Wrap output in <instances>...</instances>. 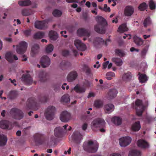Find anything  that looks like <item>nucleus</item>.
Segmentation results:
<instances>
[{
  "label": "nucleus",
  "mask_w": 156,
  "mask_h": 156,
  "mask_svg": "<svg viewBox=\"0 0 156 156\" xmlns=\"http://www.w3.org/2000/svg\"><path fill=\"white\" fill-rule=\"evenodd\" d=\"M96 19L98 24L94 26L95 31L99 34H105L107 24L106 20L100 16H97Z\"/></svg>",
  "instance_id": "obj_1"
},
{
  "label": "nucleus",
  "mask_w": 156,
  "mask_h": 156,
  "mask_svg": "<svg viewBox=\"0 0 156 156\" xmlns=\"http://www.w3.org/2000/svg\"><path fill=\"white\" fill-rule=\"evenodd\" d=\"M83 147L85 151L90 153H94L97 151L98 145L94 144L92 140H89L84 143Z\"/></svg>",
  "instance_id": "obj_2"
},
{
  "label": "nucleus",
  "mask_w": 156,
  "mask_h": 156,
  "mask_svg": "<svg viewBox=\"0 0 156 156\" xmlns=\"http://www.w3.org/2000/svg\"><path fill=\"white\" fill-rule=\"evenodd\" d=\"M9 113L13 119L17 120H20L22 119L24 116L23 111L17 108H11L10 111Z\"/></svg>",
  "instance_id": "obj_3"
},
{
  "label": "nucleus",
  "mask_w": 156,
  "mask_h": 156,
  "mask_svg": "<svg viewBox=\"0 0 156 156\" xmlns=\"http://www.w3.org/2000/svg\"><path fill=\"white\" fill-rule=\"evenodd\" d=\"M134 108L136 109V114L137 115L139 116L142 115L143 112L145 110V106L141 100L136 99L135 101Z\"/></svg>",
  "instance_id": "obj_4"
},
{
  "label": "nucleus",
  "mask_w": 156,
  "mask_h": 156,
  "mask_svg": "<svg viewBox=\"0 0 156 156\" xmlns=\"http://www.w3.org/2000/svg\"><path fill=\"white\" fill-rule=\"evenodd\" d=\"M56 109L55 107L53 106H49L46 110L44 115L46 119L51 120L54 118L55 113Z\"/></svg>",
  "instance_id": "obj_5"
},
{
  "label": "nucleus",
  "mask_w": 156,
  "mask_h": 156,
  "mask_svg": "<svg viewBox=\"0 0 156 156\" xmlns=\"http://www.w3.org/2000/svg\"><path fill=\"white\" fill-rule=\"evenodd\" d=\"M27 105L29 109L36 110L38 108V103L34 98H29L27 100Z\"/></svg>",
  "instance_id": "obj_6"
},
{
  "label": "nucleus",
  "mask_w": 156,
  "mask_h": 156,
  "mask_svg": "<svg viewBox=\"0 0 156 156\" xmlns=\"http://www.w3.org/2000/svg\"><path fill=\"white\" fill-rule=\"evenodd\" d=\"M105 122L104 120L98 118L94 120L91 124L92 129L94 130V128L97 127H103L105 125Z\"/></svg>",
  "instance_id": "obj_7"
},
{
  "label": "nucleus",
  "mask_w": 156,
  "mask_h": 156,
  "mask_svg": "<svg viewBox=\"0 0 156 156\" xmlns=\"http://www.w3.org/2000/svg\"><path fill=\"white\" fill-rule=\"evenodd\" d=\"M27 43L24 41L21 42L19 45H17L16 51L19 54H23L26 51L27 47Z\"/></svg>",
  "instance_id": "obj_8"
},
{
  "label": "nucleus",
  "mask_w": 156,
  "mask_h": 156,
  "mask_svg": "<svg viewBox=\"0 0 156 156\" xmlns=\"http://www.w3.org/2000/svg\"><path fill=\"white\" fill-rule=\"evenodd\" d=\"M0 127L4 129L11 130L13 128L11 122L5 120H3L0 122Z\"/></svg>",
  "instance_id": "obj_9"
},
{
  "label": "nucleus",
  "mask_w": 156,
  "mask_h": 156,
  "mask_svg": "<svg viewBox=\"0 0 156 156\" xmlns=\"http://www.w3.org/2000/svg\"><path fill=\"white\" fill-rule=\"evenodd\" d=\"M132 139L129 136H125L119 139V143L121 147H125L129 145L131 142Z\"/></svg>",
  "instance_id": "obj_10"
},
{
  "label": "nucleus",
  "mask_w": 156,
  "mask_h": 156,
  "mask_svg": "<svg viewBox=\"0 0 156 156\" xmlns=\"http://www.w3.org/2000/svg\"><path fill=\"white\" fill-rule=\"evenodd\" d=\"M71 119L70 114L67 111H64L61 114L60 119L62 122H66Z\"/></svg>",
  "instance_id": "obj_11"
},
{
  "label": "nucleus",
  "mask_w": 156,
  "mask_h": 156,
  "mask_svg": "<svg viewBox=\"0 0 156 156\" xmlns=\"http://www.w3.org/2000/svg\"><path fill=\"white\" fill-rule=\"evenodd\" d=\"M73 140L76 144H79L83 139L82 134L78 131H75L72 135Z\"/></svg>",
  "instance_id": "obj_12"
},
{
  "label": "nucleus",
  "mask_w": 156,
  "mask_h": 156,
  "mask_svg": "<svg viewBox=\"0 0 156 156\" xmlns=\"http://www.w3.org/2000/svg\"><path fill=\"white\" fill-rule=\"evenodd\" d=\"M22 80L26 84L30 85L33 82V80L29 74L28 73H24L22 76Z\"/></svg>",
  "instance_id": "obj_13"
},
{
  "label": "nucleus",
  "mask_w": 156,
  "mask_h": 156,
  "mask_svg": "<svg viewBox=\"0 0 156 156\" xmlns=\"http://www.w3.org/2000/svg\"><path fill=\"white\" fill-rule=\"evenodd\" d=\"M40 62L42 67L45 68L48 67L50 65L51 61L50 59L48 56L44 55L41 58Z\"/></svg>",
  "instance_id": "obj_14"
},
{
  "label": "nucleus",
  "mask_w": 156,
  "mask_h": 156,
  "mask_svg": "<svg viewBox=\"0 0 156 156\" xmlns=\"http://www.w3.org/2000/svg\"><path fill=\"white\" fill-rule=\"evenodd\" d=\"M47 22L45 20L37 21L35 23V28L39 29H45L47 27Z\"/></svg>",
  "instance_id": "obj_15"
},
{
  "label": "nucleus",
  "mask_w": 156,
  "mask_h": 156,
  "mask_svg": "<svg viewBox=\"0 0 156 156\" xmlns=\"http://www.w3.org/2000/svg\"><path fill=\"white\" fill-rule=\"evenodd\" d=\"M134 9L133 6L131 5L126 6L125 9L124 14L127 16H131L134 13Z\"/></svg>",
  "instance_id": "obj_16"
},
{
  "label": "nucleus",
  "mask_w": 156,
  "mask_h": 156,
  "mask_svg": "<svg viewBox=\"0 0 156 156\" xmlns=\"http://www.w3.org/2000/svg\"><path fill=\"white\" fill-rule=\"evenodd\" d=\"M5 56L6 60L10 63L13 62V59L15 60L18 59V58L16 55L13 54L10 52L7 53Z\"/></svg>",
  "instance_id": "obj_17"
},
{
  "label": "nucleus",
  "mask_w": 156,
  "mask_h": 156,
  "mask_svg": "<svg viewBox=\"0 0 156 156\" xmlns=\"http://www.w3.org/2000/svg\"><path fill=\"white\" fill-rule=\"evenodd\" d=\"M77 33L79 36H86L89 37L90 36V33L88 30L84 28H79L77 30Z\"/></svg>",
  "instance_id": "obj_18"
},
{
  "label": "nucleus",
  "mask_w": 156,
  "mask_h": 156,
  "mask_svg": "<svg viewBox=\"0 0 156 156\" xmlns=\"http://www.w3.org/2000/svg\"><path fill=\"white\" fill-rule=\"evenodd\" d=\"M137 144L138 147L142 148H147L149 146L148 143L144 140H139L137 141Z\"/></svg>",
  "instance_id": "obj_19"
},
{
  "label": "nucleus",
  "mask_w": 156,
  "mask_h": 156,
  "mask_svg": "<svg viewBox=\"0 0 156 156\" xmlns=\"http://www.w3.org/2000/svg\"><path fill=\"white\" fill-rule=\"evenodd\" d=\"M77 76V73L76 71H72L68 75L67 80L69 82H72L76 79Z\"/></svg>",
  "instance_id": "obj_20"
},
{
  "label": "nucleus",
  "mask_w": 156,
  "mask_h": 156,
  "mask_svg": "<svg viewBox=\"0 0 156 156\" xmlns=\"http://www.w3.org/2000/svg\"><path fill=\"white\" fill-rule=\"evenodd\" d=\"M63 129L60 127H56L54 130L55 136L58 138L61 137L63 135Z\"/></svg>",
  "instance_id": "obj_21"
},
{
  "label": "nucleus",
  "mask_w": 156,
  "mask_h": 156,
  "mask_svg": "<svg viewBox=\"0 0 156 156\" xmlns=\"http://www.w3.org/2000/svg\"><path fill=\"white\" fill-rule=\"evenodd\" d=\"M114 109V105L112 104H108L105 105L104 106V109L105 113L108 114L112 112Z\"/></svg>",
  "instance_id": "obj_22"
},
{
  "label": "nucleus",
  "mask_w": 156,
  "mask_h": 156,
  "mask_svg": "<svg viewBox=\"0 0 156 156\" xmlns=\"http://www.w3.org/2000/svg\"><path fill=\"white\" fill-rule=\"evenodd\" d=\"M39 46L37 44H34L32 47L31 50V55L32 57L35 56L39 51Z\"/></svg>",
  "instance_id": "obj_23"
},
{
  "label": "nucleus",
  "mask_w": 156,
  "mask_h": 156,
  "mask_svg": "<svg viewBox=\"0 0 156 156\" xmlns=\"http://www.w3.org/2000/svg\"><path fill=\"white\" fill-rule=\"evenodd\" d=\"M48 74L46 72L42 71H40L39 73V76L40 81L43 82L46 80L48 78Z\"/></svg>",
  "instance_id": "obj_24"
},
{
  "label": "nucleus",
  "mask_w": 156,
  "mask_h": 156,
  "mask_svg": "<svg viewBox=\"0 0 156 156\" xmlns=\"http://www.w3.org/2000/svg\"><path fill=\"white\" fill-rule=\"evenodd\" d=\"M140 128L141 126L139 121L135 122L131 126V129L134 131H138Z\"/></svg>",
  "instance_id": "obj_25"
},
{
  "label": "nucleus",
  "mask_w": 156,
  "mask_h": 156,
  "mask_svg": "<svg viewBox=\"0 0 156 156\" xmlns=\"http://www.w3.org/2000/svg\"><path fill=\"white\" fill-rule=\"evenodd\" d=\"M133 40L134 42L137 46H140L143 43L142 39L141 38L137 37L136 35L134 36Z\"/></svg>",
  "instance_id": "obj_26"
},
{
  "label": "nucleus",
  "mask_w": 156,
  "mask_h": 156,
  "mask_svg": "<svg viewBox=\"0 0 156 156\" xmlns=\"http://www.w3.org/2000/svg\"><path fill=\"white\" fill-rule=\"evenodd\" d=\"M128 29L127 27L126 23H124L120 25L118 30V31L120 33H123L128 30Z\"/></svg>",
  "instance_id": "obj_27"
},
{
  "label": "nucleus",
  "mask_w": 156,
  "mask_h": 156,
  "mask_svg": "<svg viewBox=\"0 0 156 156\" xmlns=\"http://www.w3.org/2000/svg\"><path fill=\"white\" fill-rule=\"evenodd\" d=\"M31 2L30 0H22L18 2V4L21 6H26L30 5H31Z\"/></svg>",
  "instance_id": "obj_28"
},
{
  "label": "nucleus",
  "mask_w": 156,
  "mask_h": 156,
  "mask_svg": "<svg viewBox=\"0 0 156 156\" xmlns=\"http://www.w3.org/2000/svg\"><path fill=\"white\" fill-rule=\"evenodd\" d=\"M49 36L50 39L53 41L56 40L58 38L57 33L53 30H51L49 32Z\"/></svg>",
  "instance_id": "obj_29"
},
{
  "label": "nucleus",
  "mask_w": 156,
  "mask_h": 156,
  "mask_svg": "<svg viewBox=\"0 0 156 156\" xmlns=\"http://www.w3.org/2000/svg\"><path fill=\"white\" fill-rule=\"evenodd\" d=\"M132 76L131 73L129 72H128L125 73L123 75L122 79L123 81H129L131 79Z\"/></svg>",
  "instance_id": "obj_30"
},
{
  "label": "nucleus",
  "mask_w": 156,
  "mask_h": 156,
  "mask_svg": "<svg viewBox=\"0 0 156 156\" xmlns=\"http://www.w3.org/2000/svg\"><path fill=\"white\" fill-rule=\"evenodd\" d=\"M112 121L115 125H119L122 123V119L118 117H114L112 118Z\"/></svg>",
  "instance_id": "obj_31"
},
{
  "label": "nucleus",
  "mask_w": 156,
  "mask_h": 156,
  "mask_svg": "<svg viewBox=\"0 0 156 156\" xmlns=\"http://www.w3.org/2000/svg\"><path fill=\"white\" fill-rule=\"evenodd\" d=\"M141 155V151L137 150H134L129 152L128 156H140Z\"/></svg>",
  "instance_id": "obj_32"
},
{
  "label": "nucleus",
  "mask_w": 156,
  "mask_h": 156,
  "mask_svg": "<svg viewBox=\"0 0 156 156\" xmlns=\"http://www.w3.org/2000/svg\"><path fill=\"white\" fill-rule=\"evenodd\" d=\"M112 60L118 66H120L123 63L122 60L119 58H113Z\"/></svg>",
  "instance_id": "obj_33"
},
{
  "label": "nucleus",
  "mask_w": 156,
  "mask_h": 156,
  "mask_svg": "<svg viewBox=\"0 0 156 156\" xmlns=\"http://www.w3.org/2000/svg\"><path fill=\"white\" fill-rule=\"evenodd\" d=\"M117 91L115 89H112L110 90L108 92V95L111 98H112L115 97L117 94Z\"/></svg>",
  "instance_id": "obj_34"
},
{
  "label": "nucleus",
  "mask_w": 156,
  "mask_h": 156,
  "mask_svg": "<svg viewBox=\"0 0 156 156\" xmlns=\"http://www.w3.org/2000/svg\"><path fill=\"white\" fill-rule=\"evenodd\" d=\"M7 141V137L4 135L0 136V145L3 146L5 145Z\"/></svg>",
  "instance_id": "obj_35"
},
{
  "label": "nucleus",
  "mask_w": 156,
  "mask_h": 156,
  "mask_svg": "<svg viewBox=\"0 0 156 156\" xmlns=\"http://www.w3.org/2000/svg\"><path fill=\"white\" fill-rule=\"evenodd\" d=\"M21 13L23 16H28L31 15L32 12L30 9H24L22 10Z\"/></svg>",
  "instance_id": "obj_36"
},
{
  "label": "nucleus",
  "mask_w": 156,
  "mask_h": 156,
  "mask_svg": "<svg viewBox=\"0 0 156 156\" xmlns=\"http://www.w3.org/2000/svg\"><path fill=\"white\" fill-rule=\"evenodd\" d=\"M103 105V101L100 100H97L94 101V105L97 108H99L102 107Z\"/></svg>",
  "instance_id": "obj_37"
},
{
  "label": "nucleus",
  "mask_w": 156,
  "mask_h": 156,
  "mask_svg": "<svg viewBox=\"0 0 156 156\" xmlns=\"http://www.w3.org/2000/svg\"><path fill=\"white\" fill-rule=\"evenodd\" d=\"M17 95V93L14 90H12L9 92L8 97L10 99H13L15 98Z\"/></svg>",
  "instance_id": "obj_38"
},
{
  "label": "nucleus",
  "mask_w": 156,
  "mask_h": 156,
  "mask_svg": "<svg viewBox=\"0 0 156 156\" xmlns=\"http://www.w3.org/2000/svg\"><path fill=\"white\" fill-rule=\"evenodd\" d=\"M115 54L120 57L125 56V53L124 51L120 49H116L115 50Z\"/></svg>",
  "instance_id": "obj_39"
},
{
  "label": "nucleus",
  "mask_w": 156,
  "mask_h": 156,
  "mask_svg": "<svg viewBox=\"0 0 156 156\" xmlns=\"http://www.w3.org/2000/svg\"><path fill=\"white\" fill-rule=\"evenodd\" d=\"M148 5L145 2H144L140 4L138 7V9L141 11H143L147 9Z\"/></svg>",
  "instance_id": "obj_40"
},
{
  "label": "nucleus",
  "mask_w": 156,
  "mask_h": 156,
  "mask_svg": "<svg viewBox=\"0 0 156 156\" xmlns=\"http://www.w3.org/2000/svg\"><path fill=\"white\" fill-rule=\"evenodd\" d=\"M44 35V34L43 32H38L35 33L34 35V38L35 39L41 38H43Z\"/></svg>",
  "instance_id": "obj_41"
},
{
  "label": "nucleus",
  "mask_w": 156,
  "mask_h": 156,
  "mask_svg": "<svg viewBox=\"0 0 156 156\" xmlns=\"http://www.w3.org/2000/svg\"><path fill=\"white\" fill-rule=\"evenodd\" d=\"M74 90L77 93H83L85 91V90L84 88L79 87L78 85L75 87Z\"/></svg>",
  "instance_id": "obj_42"
},
{
  "label": "nucleus",
  "mask_w": 156,
  "mask_h": 156,
  "mask_svg": "<svg viewBox=\"0 0 156 156\" xmlns=\"http://www.w3.org/2000/svg\"><path fill=\"white\" fill-rule=\"evenodd\" d=\"M140 82L141 83L145 82L147 80V76L145 74H141L139 77Z\"/></svg>",
  "instance_id": "obj_43"
},
{
  "label": "nucleus",
  "mask_w": 156,
  "mask_h": 156,
  "mask_svg": "<svg viewBox=\"0 0 156 156\" xmlns=\"http://www.w3.org/2000/svg\"><path fill=\"white\" fill-rule=\"evenodd\" d=\"M61 101H62L65 102V103H68L70 101L69 96L68 94L64 95L62 97Z\"/></svg>",
  "instance_id": "obj_44"
},
{
  "label": "nucleus",
  "mask_w": 156,
  "mask_h": 156,
  "mask_svg": "<svg viewBox=\"0 0 156 156\" xmlns=\"http://www.w3.org/2000/svg\"><path fill=\"white\" fill-rule=\"evenodd\" d=\"M62 12L58 9H55L52 12L53 15L56 17H59L60 16L62 15Z\"/></svg>",
  "instance_id": "obj_45"
},
{
  "label": "nucleus",
  "mask_w": 156,
  "mask_h": 156,
  "mask_svg": "<svg viewBox=\"0 0 156 156\" xmlns=\"http://www.w3.org/2000/svg\"><path fill=\"white\" fill-rule=\"evenodd\" d=\"M42 137V135L39 133H36L34 136V139L36 141L39 142L41 140Z\"/></svg>",
  "instance_id": "obj_46"
},
{
  "label": "nucleus",
  "mask_w": 156,
  "mask_h": 156,
  "mask_svg": "<svg viewBox=\"0 0 156 156\" xmlns=\"http://www.w3.org/2000/svg\"><path fill=\"white\" fill-rule=\"evenodd\" d=\"M151 23V21L150 20V18L148 17L146 18L144 20L143 23L144 26L145 27H147L150 25Z\"/></svg>",
  "instance_id": "obj_47"
},
{
  "label": "nucleus",
  "mask_w": 156,
  "mask_h": 156,
  "mask_svg": "<svg viewBox=\"0 0 156 156\" xmlns=\"http://www.w3.org/2000/svg\"><path fill=\"white\" fill-rule=\"evenodd\" d=\"M83 69L85 71L87 75H89L91 73V70L90 68L87 65L84 64L83 66Z\"/></svg>",
  "instance_id": "obj_48"
},
{
  "label": "nucleus",
  "mask_w": 156,
  "mask_h": 156,
  "mask_svg": "<svg viewBox=\"0 0 156 156\" xmlns=\"http://www.w3.org/2000/svg\"><path fill=\"white\" fill-rule=\"evenodd\" d=\"M150 8L151 10L154 9L156 8V4L152 0H151L149 2Z\"/></svg>",
  "instance_id": "obj_49"
},
{
  "label": "nucleus",
  "mask_w": 156,
  "mask_h": 156,
  "mask_svg": "<svg viewBox=\"0 0 156 156\" xmlns=\"http://www.w3.org/2000/svg\"><path fill=\"white\" fill-rule=\"evenodd\" d=\"M53 46L51 44H50L48 45L46 48V52L49 53L51 52L53 49Z\"/></svg>",
  "instance_id": "obj_50"
},
{
  "label": "nucleus",
  "mask_w": 156,
  "mask_h": 156,
  "mask_svg": "<svg viewBox=\"0 0 156 156\" xmlns=\"http://www.w3.org/2000/svg\"><path fill=\"white\" fill-rule=\"evenodd\" d=\"M77 49L79 50L83 51L86 49V47L84 44L81 43V44L79 45V47Z\"/></svg>",
  "instance_id": "obj_51"
},
{
  "label": "nucleus",
  "mask_w": 156,
  "mask_h": 156,
  "mask_svg": "<svg viewBox=\"0 0 156 156\" xmlns=\"http://www.w3.org/2000/svg\"><path fill=\"white\" fill-rule=\"evenodd\" d=\"M77 49L79 50L83 51L86 49V47L84 44L81 43V44L79 45V47Z\"/></svg>",
  "instance_id": "obj_52"
},
{
  "label": "nucleus",
  "mask_w": 156,
  "mask_h": 156,
  "mask_svg": "<svg viewBox=\"0 0 156 156\" xmlns=\"http://www.w3.org/2000/svg\"><path fill=\"white\" fill-rule=\"evenodd\" d=\"M31 30L30 29L24 30L23 31V32L26 37H28L29 36L31 33Z\"/></svg>",
  "instance_id": "obj_53"
},
{
  "label": "nucleus",
  "mask_w": 156,
  "mask_h": 156,
  "mask_svg": "<svg viewBox=\"0 0 156 156\" xmlns=\"http://www.w3.org/2000/svg\"><path fill=\"white\" fill-rule=\"evenodd\" d=\"M47 97L45 95L41 96V97L39 98V102H45L47 101Z\"/></svg>",
  "instance_id": "obj_54"
},
{
  "label": "nucleus",
  "mask_w": 156,
  "mask_h": 156,
  "mask_svg": "<svg viewBox=\"0 0 156 156\" xmlns=\"http://www.w3.org/2000/svg\"><path fill=\"white\" fill-rule=\"evenodd\" d=\"M81 41L79 40H76L75 41L74 44L77 48H78L79 47V45L80 44H81Z\"/></svg>",
  "instance_id": "obj_55"
},
{
  "label": "nucleus",
  "mask_w": 156,
  "mask_h": 156,
  "mask_svg": "<svg viewBox=\"0 0 156 156\" xmlns=\"http://www.w3.org/2000/svg\"><path fill=\"white\" fill-rule=\"evenodd\" d=\"M69 51L68 50H64L62 51V54L64 56H66L69 55Z\"/></svg>",
  "instance_id": "obj_56"
},
{
  "label": "nucleus",
  "mask_w": 156,
  "mask_h": 156,
  "mask_svg": "<svg viewBox=\"0 0 156 156\" xmlns=\"http://www.w3.org/2000/svg\"><path fill=\"white\" fill-rule=\"evenodd\" d=\"M103 10L105 12H110L111 11L110 8L109 7H108L107 5L105 4L104 5Z\"/></svg>",
  "instance_id": "obj_57"
},
{
  "label": "nucleus",
  "mask_w": 156,
  "mask_h": 156,
  "mask_svg": "<svg viewBox=\"0 0 156 156\" xmlns=\"http://www.w3.org/2000/svg\"><path fill=\"white\" fill-rule=\"evenodd\" d=\"M95 41H97L98 43H104L105 42V41L103 39L99 37L96 38L95 39Z\"/></svg>",
  "instance_id": "obj_58"
},
{
  "label": "nucleus",
  "mask_w": 156,
  "mask_h": 156,
  "mask_svg": "<svg viewBox=\"0 0 156 156\" xmlns=\"http://www.w3.org/2000/svg\"><path fill=\"white\" fill-rule=\"evenodd\" d=\"M106 75L109 76L111 77H114L115 76V74L113 72H109L107 73Z\"/></svg>",
  "instance_id": "obj_59"
},
{
  "label": "nucleus",
  "mask_w": 156,
  "mask_h": 156,
  "mask_svg": "<svg viewBox=\"0 0 156 156\" xmlns=\"http://www.w3.org/2000/svg\"><path fill=\"white\" fill-rule=\"evenodd\" d=\"M60 84H58L57 85L55 86L54 87V90L55 91H58L60 89Z\"/></svg>",
  "instance_id": "obj_60"
},
{
  "label": "nucleus",
  "mask_w": 156,
  "mask_h": 156,
  "mask_svg": "<svg viewBox=\"0 0 156 156\" xmlns=\"http://www.w3.org/2000/svg\"><path fill=\"white\" fill-rule=\"evenodd\" d=\"M147 50L146 48H144L141 51V55L142 56H145L146 55Z\"/></svg>",
  "instance_id": "obj_61"
},
{
  "label": "nucleus",
  "mask_w": 156,
  "mask_h": 156,
  "mask_svg": "<svg viewBox=\"0 0 156 156\" xmlns=\"http://www.w3.org/2000/svg\"><path fill=\"white\" fill-rule=\"evenodd\" d=\"M4 40L6 41L9 42H11L12 41V39L11 38L9 37H5L4 38Z\"/></svg>",
  "instance_id": "obj_62"
},
{
  "label": "nucleus",
  "mask_w": 156,
  "mask_h": 156,
  "mask_svg": "<svg viewBox=\"0 0 156 156\" xmlns=\"http://www.w3.org/2000/svg\"><path fill=\"white\" fill-rule=\"evenodd\" d=\"M87 127V123H84L82 126V129L83 130H86Z\"/></svg>",
  "instance_id": "obj_63"
},
{
  "label": "nucleus",
  "mask_w": 156,
  "mask_h": 156,
  "mask_svg": "<svg viewBox=\"0 0 156 156\" xmlns=\"http://www.w3.org/2000/svg\"><path fill=\"white\" fill-rule=\"evenodd\" d=\"M50 141L55 143L56 141V139L53 136H52L50 138Z\"/></svg>",
  "instance_id": "obj_64"
}]
</instances>
